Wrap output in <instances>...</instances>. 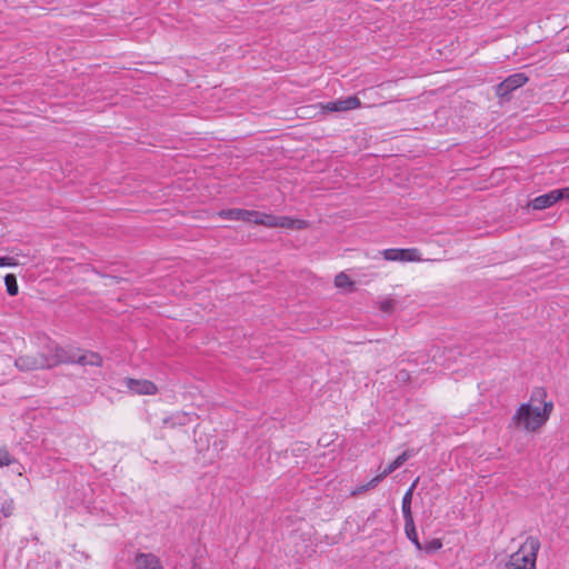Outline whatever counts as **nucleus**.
<instances>
[{
  "instance_id": "nucleus-1",
  "label": "nucleus",
  "mask_w": 569,
  "mask_h": 569,
  "mask_svg": "<svg viewBox=\"0 0 569 569\" xmlns=\"http://www.w3.org/2000/svg\"><path fill=\"white\" fill-rule=\"evenodd\" d=\"M552 410V401L545 402L542 408L531 403H521L511 417L508 428L536 432L549 420Z\"/></svg>"
},
{
  "instance_id": "nucleus-2",
  "label": "nucleus",
  "mask_w": 569,
  "mask_h": 569,
  "mask_svg": "<svg viewBox=\"0 0 569 569\" xmlns=\"http://www.w3.org/2000/svg\"><path fill=\"white\" fill-rule=\"evenodd\" d=\"M47 351L37 355L20 356L14 360V366L20 371H32L39 369H49L59 365L58 360V345L48 343Z\"/></svg>"
},
{
  "instance_id": "nucleus-3",
  "label": "nucleus",
  "mask_w": 569,
  "mask_h": 569,
  "mask_svg": "<svg viewBox=\"0 0 569 569\" xmlns=\"http://www.w3.org/2000/svg\"><path fill=\"white\" fill-rule=\"evenodd\" d=\"M540 541L537 537H528L519 549L510 556L507 562L509 569H536L537 553Z\"/></svg>"
},
{
  "instance_id": "nucleus-4",
  "label": "nucleus",
  "mask_w": 569,
  "mask_h": 569,
  "mask_svg": "<svg viewBox=\"0 0 569 569\" xmlns=\"http://www.w3.org/2000/svg\"><path fill=\"white\" fill-rule=\"evenodd\" d=\"M58 360L60 363H78L80 366H102V358L99 353L93 351H87L83 355L77 356L73 352H69L58 346Z\"/></svg>"
},
{
  "instance_id": "nucleus-5",
  "label": "nucleus",
  "mask_w": 569,
  "mask_h": 569,
  "mask_svg": "<svg viewBox=\"0 0 569 569\" xmlns=\"http://www.w3.org/2000/svg\"><path fill=\"white\" fill-rule=\"evenodd\" d=\"M528 81V77L525 73H513L507 77L496 87V94L499 98L508 99L509 94L516 89L522 87Z\"/></svg>"
},
{
  "instance_id": "nucleus-6",
  "label": "nucleus",
  "mask_w": 569,
  "mask_h": 569,
  "mask_svg": "<svg viewBox=\"0 0 569 569\" xmlns=\"http://www.w3.org/2000/svg\"><path fill=\"white\" fill-rule=\"evenodd\" d=\"M361 107V102L357 96H350L345 99H337L327 103H321L325 112H345Z\"/></svg>"
},
{
  "instance_id": "nucleus-7",
  "label": "nucleus",
  "mask_w": 569,
  "mask_h": 569,
  "mask_svg": "<svg viewBox=\"0 0 569 569\" xmlns=\"http://www.w3.org/2000/svg\"><path fill=\"white\" fill-rule=\"evenodd\" d=\"M388 261H418L420 260L419 251L415 248L411 249H385L380 252Z\"/></svg>"
},
{
  "instance_id": "nucleus-8",
  "label": "nucleus",
  "mask_w": 569,
  "mask_h": 569,
  "mask_svg": "<svg viewBox=\"0 0 569 569\" xmlns=\"http://www.w3.org/2000/svg\"><path fill=\"white\" fill-rule=\"evenodd\" d=\"M124 386L136 395H154L158 391L157 386L147 379H133V378H126L123 380Z\"/></svg>"
},
{
  "instance_id": "nucleus-9",
  "label": "nucleus",
  "mask_w": 569,
  "mask_h": 569,
  "mask_svg": "<svg viewBox=\"0 0 569 569\" xmlns=\"http://www.w3.org/2000/svg\"><path fill=\"white\" fill-rule=\"evenodd\" d=\"M561 199H563V194L561 193V190L555 189V190L549 191L548 193L536 197L530 202V206L535 210H543V209L551 207L552 204H555L556 202H558Z\"/></svg>"
},
{
  "instance_id": "nucleus-10",
  "label": "nucleus",
  "mask_w": 569,
  "mask_h": 569,
  "mask_svg": "<svg viewBox=\"0 0 569 569\" xmlns=\"http://www.w3.org/2000/svg\"><path fill=\"white\" fill-rule=\"evenodd\" d=\"M136 569H163L158 556L151 552H138L134 557Z\"/></svg>"
},
{
  "instance_id": "nucleus-11",
  "label": "nucleus",
  "mask_w": 569,
  "mask_h": 569,
  "mask_svg": "<svg viewBox=\"0 0 569 569\" xmlns=\"http://www.w3.org/2000/svg\"><path fill=\"white\" fill-rule=\"evenodd\" d=\"M417 482H418V479H416L413 481V483L409 487V489L406 491V493L402 497L401 510H402L405 521L413 519L412 512H411V501H412V495H413V490L416 488Z\"/></svg>"
},
{
  "instance_id": "nucleus-12",
  "label": "nucleus",
  "mask_w": 569,
  "mask_h": 569,
  "mask_svg": "<svg viewBox=\"0 0 569 569\" xmlns=\"http://www.w3.org/2000/svg\"><path fill=\"white\" fill-rule=\"evenodd\" d=\"M307 227V221L301 219H292L287 216H279L277 228L301 230Z\"/></svg>"
},
{
  "instance_id": "nucleus-13",
  "label": "nucleus",
  "mask_w": 569,
  "mask_h": 569,
  "mask_svg": "<svg viewBox=\"0 0 569 569\" xmlns=\"http://www.w3.org/2000/svg\"><path fill=\"white\" fill-rule=\"evenodd\" d=\"M218 214L222 219H229V220H237V221H244V222H247L249 213H248L247 209L234 208V209L221 210V211H219Z\"/></svg>"
},
{
  "instance_id": "nucleus-14",
  "label": "nucleus",
  "mask_w": 569,
  "mask_h": 569,
  "mask_svg": "<svg viewBox=\"0 0 569 569\" xmlns=\"http://www.w3.org/2000/svg\"><path fill=\"white\" fill-rule=\"evenodd\" d=\"M405 532L407 538L415 545V547L418 550H422V545L419 541L413 519L405 521Z\"/></svg>"
},
{
  "instance_id": "nucleus-15",
  "label": "nucleus",
  "mask_w": 569,
  "mask_h": 569,
  "mask_svg": "<svg viewBox=\"0 0 569 569\" xmlns=\"http://www.w3.org/2000/svg\"><path fill=\"white\" fill-rule=\"evenodd\" d=\"M547 398V391L542 387L535 388L530 396V401L528 403H542L545 406V402H548L546 400Z\"/></svg>"
},
{
  "instance_id": "nucleus-16",
  "label": "nucleus",
  "mask_w": 569,
  "mask_h": 569,
  "mask_svg": "<svg viewBox=\"0 0 569 569\" xmlns=\"http://www.w3.org/2000/svg\"><path fill=\"white\" fill-rule=\"evenodd\" d=\"M279 216L264 213L262 214V218L260 220H254L256 224H261L268 228H277Z\"/></svg>"
},
{
  "instance_id": "nucleus-17",
  "label": "nucleus",
  "mask_w": 569,
  "mask_h": 569,
  "mask_svg": "<svg viewBox=\"0 0 569 569\" xmlns=\"http://www.w3.org/2000/svg\"><path fill=\"white\" fill-rule=\"evenodd\" d=\"M4 283H6V287H7V292L10 296L18 295V282H17V278H16L14 274H12V273L7 274L4 277Z\"/></svg>"
},
{
  "instance_id": "nucleus-18",
  "label": "nucleus",
  "mask_w": 569,
  "mask_h": 569,
  "mask_svg": "<svg viewBox=\"0 0 569 569\" xmlns=\"http://www.w3.org/2000/svg\"><path fill=\"white\" fill-rule=\"evenodd\" d=\"M442 547V542L440 539H432L428 541L426 545H422V550H425L428 553L435 552L439 550Z\"/></svg>"
},
{
  "instance_id": "nucleus-19",
  "label": "nucleus",
  "mask_w": 569,
  "mask_h": 569,
  "mask_svg": "<svg viewBox=\"0 0 569 569\" xmlns=\"http://www.w3.org/2000/svg\"><path fill=\"white\" fill-rule=\"evenodd\" d=\"M14 510V502L12 499L4 500L1 505L0 512L3 517L8 518L13 513Z\"/></svg>"
},
{
  "instance_id": "nucleus-20",
  "label": "nucleus",
  "mask_w": 569,
  "mask_h": 569,
  "mask_svg": "<svg viewBox=\"0 0 569 569\" xmlns=\"http://www.w3.org/2000/svg\"><path fill=\"white\" fill-rule=\"evenodd\" d=\"M386 477H382V473H379L375 478H372L367 485L360 487L357 491H353L352 493L356 495L357 492L368 490L370 488H375L381 480H383Z\"/></svg>"
},
{
  "instance_id": "nucleus-21",
  "label": "nucleus",
  "mask_w": 569,
  "mask_h": 569,
  "mask_svg": "<svg viewBox=\"0 0 569 569\" xmlns=\"http://www.w3.org/2000/svg\"><path fill=\"white\" fill-rule=\"evenodd\" d=\"M335 284L339 288H342L345 286H348V284H351L350 282V279L349 277L343 273V272H340L339 274L336 276L335 278Z\"/></svg>"
},
{
  "instance_id": "nucleus-22",
  "label": "nucleus",
  "mask_w": 569,
  "mask_h": 569,
  "mask_svg": "<svg viewBox=\"0 0 569 569\" xmlns=\"http://www.w3.org/2000/svg\"><path fill=\"white\" fill-rule=\"evenodd\" d=\"M393 307H395V301L391 299H386L380 302L379 308L382 312L390 313V312H392Z\"/></svg>"
},
{
  "instance_id": "nucleus-23",
  "label": "nucleus",
  "mask_w": 569,
  "mask_h": 569,
  "mask_svg": "<svg viewBox=\"0 0 569 569\" xmlns=\"http://www.w3.org/2000/svg\"><path fill=\"white\" fill-rule=\"evenodd\" d=\"M12 462V459L9 452L6 449H0V467L9 466Z\"/></svg>"
},
{
  "instance_id": "nucleus-24",
  "label": "nucleus",
  "mask_w": 569,
  "mask_h": 569,
  "mask_svg": "<svg viewBox=\"0 0 569 569\" xmlns=\"http://www.w3.org/2000/svg\"><path fill=\"white\" fill-rule=\"evenodd\" d=\"M248 219L247 222H253L254 220H260L262 218L263 212L256 211V210H248Z\"/></svg>"
},
{
  "instance_id": "nucleus-25",
  "label": "nucleus",
  "mask_w": 569,
  "mask_h": 569,
  "mask_svg": "<svg viewBox=\"0 0 569 569\" xmlns=\"http://www.w3.org/2000/svg\"><path fill=\"white\" fill-rule=\"evenodd\" d=\"M16 264H17V261L12 257H1L0 258V267H12Z\"/></svg>"
},
{
  "instance_id": "nucleus-26",
  "label": "nucleus",
  "mask_w": 569,
  "mask_h": 569,
  "mask_svg": "<svg viewBox=\"0 0 569 569\" xmlns=\"http://www.w3.org/2000/svg\"><path fill=\"white\" fill-rule=\"evenodd\" d=\"M413 456V450H406L401 455H399L396 459L399 460L402 465Z\"/></svg>"
},
{
  "instance_id": "nucleus-27",
  "label": "nucleus",
  "mask_w": 569,
  "mask_h": 569,
  "mask_svg": "<svg viewBox=\"0 0 569 569\" xmlns=\"http://www.w3.org/2000/svg\"><path fill=\"white\" fill-rule=\"evenodd\" d=\"M395 470H397L396 466L393 465V461L390 462L385 469L383 471L381 472L382 473V477H387L389 476L390 473H392Z\"/></svg>"
},
{
  "instance_id": "nucleus-28",
  "label": "nucleus",
  "mask_w": 569,
  "mask_h": 569,
  "mask_svg": "<svg viewBox=\"0 0 569 569\" xmlns=\"http://www.w3.org/2000/svg\"><path fill=\"white\" fill-rule=\"evenodd\" d=\"M398 380L400 381H408L410 378L409 371L407 370H400L397 375Z\"/></svg>"
},
{
  "instance_id": "nucleus-29",
  "label": "nucleus",
  "mask_w": 569,
  "mask_h": 569,
  "mask_svg": "<svg viewBox=\"0 0 569 569\" xmlns=\"http://www.w3.org/2000/svg\"><path fill=\"white\" fill-rule=\"evenodd\" d=\"M560 190H561V193L563 194V199L569 198V187L562 188Z\"/></svg>"
},
{
  "instance_id": "nucleus-30",
  "label": "nucleus",
  "mask_w": 569,
  "mask_h": 569,
  "mask_svg": "<svg viewBox=\"0 0 569 569\" xmlns=\"http://www.w3.org/2000/svg\"><path fill=\"white\" fill-rule=\"evenodd\" d=\"M368 93H370V94H371V93L377 94V92H376V91H373L372 89H366V90H363V91H362V94H363V96H367Z\"/></svg>"
},
{
  "instance_id": "nucleus-31",
  "label": "nucleus",
  "mask_w": 569,
  "mask_h": 569,
  "mask_svg": "<svg viewBox=\"0 0 569 569\" xmlns=\"http://www.w3.org/2000/svg\"><path fill=\"white\" fill-rule=\"evenodd\" d=\"M393 465L396 466L397 469L402 466V463L397 459L393 460Z\"/></svg>"
},
{
  "instance_id": "nucleus-32",
  "label": "nucleus",
  "mask_w": 569,
  "mask_h": 569,
  "mask_svg": "<svg viewBox=\"0 0 569 569\" xmlns=\"http://www.w3.org/2000/svg\"><path fill=\"white\" fill-rule=\"evenodd\" d=\"M108 278H109V279H111V280H112V281H114V282H119V278H118V277H113V276H112V277H108Z\"/></svg>"
}]
</instances>
